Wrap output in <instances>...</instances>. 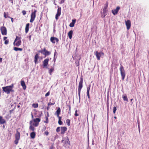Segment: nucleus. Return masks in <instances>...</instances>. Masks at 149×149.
I'll list each match as a JSON object with an SVG mask.
<instances>
[{"mask_svg":"<svg viewBox=\"0 0 149 149\" xmlns=\"http://www.w3.org/2000/svg\"><path fill=\"white\" fill-rule=\"evenodd\" d=\"M7 37H3V40L5 41L4 44L5 45H7L9 43V40H6Z\"/></svg>","mask_w":149,"mask_h":149,"instance_id":"obj_28","label":"nucleus"},{"mask_svg":"<svg viewBox=\"0 0 149 149\" xmlns=\"http://www.w3.org/2000/svg\"><path fill=\"white\" fill-rule=\"evenodd\" d=\"M60 127H58L56 129V132H58L60 131Z\"/></svg>","mask_w":149,"mask_h":149,"instance_id":"obj_41","label":"nucleus"},{"mask_svg":"<svg viewBox=\"0 0 149 149\" xmlns=\"http://www.w3.org/2000/svg\"><path fill=\"white\" fill-rule=\"evenodd\" d=\"M66 122L68 126H69L70 125V122L69 119H67L66 121Z\"/></svg>","mask_w":149,"mask_h":149,"instance_id":"obj_34","label":"nucleus"},{"mask_svg":"<svg viewBox=\"0 0 149 149\" xmlns=\"http://www.w3.org/2000/svg\"><path fill=\"white\" fill-rule=\"evenodd\" d=\"M22 38L21 37H18L17 36L14 42L13 43L14 45H15V42H16L17 40H21Z\"/></svg>","mask_w":149,"mask_h":149,"instance_id":"obj_29","label":"nucleus"},{"mask_svg":"<svg viewBox=\"0 0 149 149\" xmlns=\"http://www.w3.org/2000/svg\"><path fill=\"white\" fill-rule=\"evenodd\" d=\"M50 41L53 43H55L56 42H58L59 40L58 38L54 37H52L50 38Z\"/></svg>","mask_w":149,"mask_h":149,"instance_id":"obj_9","label":"nucleus"},{"mask_svg":"<svg viewBox=\"0 0 149 149\" xmlns=\"http://www.w3.org/2000/svg\"><path fill=\"white\" fill-rule=\"evenodd\" d=\"M125 24L127 30H129L131 26V22L129 20H128L125 21Z\"/></svg>","mask_w":149,"mask_h":149,"instance_id":"obj_10","label":"nucleus"},{"mask_svg":"<svg viewBox=\"0 0 149 149\" xmlns=\"http://www.w3.org/2000/svg\"><path fill=\"white\" fill-rule=\"evenodd\" d=\"M31 116H32V118H33V115L32 114H31Z\"/></svg>","mask_w":149,"mask_h":149,"instance_id":"obj_63","label":"nucleus"},{"mask_svg":"<svg viewBox=\"0 0 149 149\" xmlns=\"http://www.w3.org/2000/svg\"><path fill=\"white\" fill-rule=\"evenodd\" d=\"M36 133L34 132H32L30 134L31 137L32 139H34L36 136Z\"/></svg>","mask_w":149,"mask_h":149,"instance_id":"obj_27","label":"nucleus"},{"mask_svg":"<svg viewBox=\"0 0 149 149\" xmlns=\"http://www.w3.org/2000/svg\"><path fill=\"white\" fill-rule=\"evenodd\" d=\"M9 18L11 19L12 22H13V18L12 17H10V18Z\"/></svg>","mask_w":149,"mask_h":149,"instance_id":"obj_56","label":"nucleus"},{"mask_svg":"<svg viewBox=\"0 0 149 149\" xmlns=\"http://www.w3.org/2000/svg\"><path fill=\"white\" fill-rule=\"evenodd\" d=\"M44 53H43V55H45V56L49 55L51 54V52L47 51L45 48H44Z\"/></svg>","mask_w":149,"mask_h":149,"instance_id":"obj_16","label":"nucleus"},{"mask_svg":"<svg viewBox=\"0 0 149 149\" xmlns=\"http://www.w3.org/2000/svg\"><path fill=\"white\" fill-rule=\"evenodd\" d=\"M56 51H55V53H54V56H55V55H56L55 54H56Z\"/></svg>","mask_w":149,"mask_h":149,"instance_id":"obj_61","label":"nucleus"},{"mask_svg":"<svg viewBox=\"0 0 149 149\" xmlns=\"http://www.w3.org/2000/svg\"><path fill=\"white\" fill-rule=\"evenodd\" d=\"M114 118L115 119H116V118H117V117H116V116H114Z\"/></svg>","mask_w":149,"mask_h":149,"instance_id":"obj_62","label":"nucleus"},{"mask_svg":"<svg viewBox=\"0 0 149 149\" xmlns=\"http://www.w3.org/2000/svg\"><path fill=\"white\" fill-rule=\"evenodd\" d=\"M50 95V92L49 91H48L47 93L45 95V97H47L49 96Z\"/></svg>","mask_w":149,"mask_h":149,"instance_id":"obj_46","label":"nucleus"},{"mask_svg":"<svg viewBox=\"0 0 149 149\" xmlns=\"http://www.w3.org/2000/svg\"><path fill=\"white\" fill-rule=\"evenodd\" d=\"M9 1L11 2L12 5H13V0H9Z\"/></svg>","mask_w":149,"mask_h":149,"instance_id":"obj_52","label":"nucleus"},{"mask_svg":"<svg viewBox=\"0 0 149 149\" xmlns=\"http://www.w3.org/2000/svg\"><path fill=\"white\" fill-rule=\"evenodd\" d=\"M132 100H133V99H132L130 100V101L132 102Z\"/></svg>","mask_w":149,"mask_h":149,"instance_id":"obj_64","label":"nucleus"},{"mask_svg":"<svg viewBox=\"0 0 149 149\" xmlns=\"http://www.w3.org/2000/svg\"><path fill=\"white\" fill-rule=\"evenodd\" d=\"M107 107H108V110H107V111H107V118L108 119V113H109V105H108L107 106Z\"/></svg>","mask_w":149,"mask_h":149,"instance_id":"obj_49","label":"nucleus"},{"mask_svg":"<svg viewBox=\"0 0 149 149\" xmlns=\"http://www.w3.org/2000/svg\"><path fill=\"white\" fill-rule=\"evenodd\" d=\"M20 137V133L18 131H17L16 133L15 134V139L19 140Z\"/></svg>","mask_w":149,"mask_h":149,"instance_id":"obj_15","label":"nucleus"},{"mask_svg":"<svg viewBox=\"0 0 149 149\" xmlns=\"http://www.w3.org/2000/svg\"><path fill=\"white\" fill-rule=\"evenodd\" d=\"M18 141L19 140H17L15 139V143L16 144H17L18 143Z\"/></svg>","mask_w":149,"mask_h":149,"instance_id":"obj_48","label":"nucleus"},{"mask_svg":"<svg viewBox=\"0 0 149 149\" xmlns=\"http://www.w3.org/2000/svg\"><path fill=\"white\" fill-rule=\"evenodd\" d=\"M61 134H64L67 130V128L65 127H61Z\"/></svg>","mask_w":149,"mask_h":149,"instance_id":"obj_14","label":"nucleus"},{"mask_svg":"<svg viewBox=\"0 0 149 149\" xmlns=\"http://www.w3.org/2000/svg\"><path fill=\"white\" fill-rule=\"evenodd\" d=\"M120 74L122 77V79L123 80H124L125 76V72L123 67L122 65H120Z\"/></svg>","mask_w":149,"mask_h":149,"instance_id":"obj_3","label":"nucleus"},{"mask_svg":"<svg viewBox=\"0 0 149 149\" xmlns=\"http://www.w3.org/2000/svg\"><path fill=\"white\" fill-rule=\"evenodd\" d=\"M58 123L60 125H61L63 123V122L61 120H58Z\"/></svg>","mask_w":149,"mask_h":149,"instance_id":"obj_45","label":"nucleus"},{"mask_svg":"<svg viewBox=\"0 0 149 149\" xmlns=\"http://www.w3.org/2000/svg\"><path fill=\"white\" fill-rule=\"evenodd\" d=\"M76 21V20L75 19H72V22L69 25L71 27H74Z\"/></svg>","mask_w":149,"mask_h":149,"instance_id":"obj_20","label":"nucleus"},{"mask_svg":"<svg viewBox=\"0 0 149 149\" xmlns=\"http://www.w3.org/2000/svg\"><path fill=\"white\" fill-rule=\"evenodd\" d=\"M32 106L34 108H37L38 107V104L37 103H33L32 104Z\"/></svg>","mask_w":149,"mask_h":149,"instance_id":"obj_32","label":"nucleus"},{"mask_svg":"<svg viewBox=\"0 0 149 149\" xmlns=\"http://www.w3.org/2000/svg\"><path fill=\"white\" fill-rule=\"evenodd\" d=\"M83 79L82 77H81L80 81L79 82L78 87V96L79 99H80V93L81 90L83 87Z\"/></svg>","mask_w":149,"mask_h":149,"instance_id":"obj_2","label":"nucleus"},{"mask_svg":"<svg viewBox=\"0 0 149 149\" xmlns=\"http://www.w3.org/2000/svg\"><path fill=\"white\" fill-rule=\"evenodd\" d=\"M38 52L41 53L43 54V53H44V49H43V50H42L38 51Z\"/></svg>","mask_w":149,"mask_h":149,"instance_id":"obj_47","label":"nucleus"},{"mask_svg":"<svg viewBox=\"0 0 149 149\" xmlns=\"http://www.w3.org/2000/svg\"><path fill=\"white\" fill-rule=\"evenodd\" d=\"M33 123V120H31L30 121V126L29 127V129L30 130L33 131H34L35 129L34 127H33V125L32 123Z\"/></svg>","mask_w":149,"mask_h":149,"instance_id":"obj_13","label":"nucleus"},{"mask_svg":"<svg viewBox=\"0 0 149 149\" xmlns=\"http://www.w3.org/2000/svg\"><path fill=\"white\" fill-rule=\"evenodd\" d=\"M117 110L116 107H113V112L114 113H115L116 112V111Z\"/></svg>","mask_w":149,"mask_h":149,"instance_id":"obj_39","label":"nucleus"},{"mask_svg":"<svg viewBox=\"0 0 149 149\" xmlns=\"http://www.w3.org/2000/svg\"><path fill=\"white\" fill-rule=\"evenodd\" d=\"M40 119L39 118H37L35 119H34L33 120V122L34 123H32L33 125L35 127H37L40 121Z\"/></svg>","mask_w":149,"mask_h":149,"instance_id":"obj_5","label":"nucleus"},{"mask_svg":"<svg viewBox=\"0 0 149 149\" xmlns=\"http://www.w3.org/2000/svg\"><path fill=\"white\" fill-rule=\"evenodd\" d=\"M53 146H52L50 148V149H53Z\"/></svg>","mask_w":149,"mask_h":149,"instance_id":"obj_57","label":"nucleus"},{"mask_svg":"<svg viewBox=\"0 0 149 149\" xmlns=\"http://www.w3.org/2000/svg\"><path fill=\"white\" fill-rule=\"evenodd\" d=\"M57 117L58 118V120H61V118H62L61 117L59 116V115L58 116H57Z\"/></svg>","mask_w":149,"mask_h":149,"instance_id":"obj_50","label":"nucleus"},{"mask_svg":"<svg viewBox=\"0 0 149 149\" xmlns=\"http://www.w3.org/2000/svg\"><path fill=\"white\" fill-rule=\"evenodd\" d=\"M31 35H30L29 36V40H31Z\"/></svg>","mask_w":149,"mask_h":149,"instance_id":"obj_59","label":"nucleus"},{"mask_svg":"<svg viewBox=\"0 0 149 149\" xmlns=\"http://www.w3.org/2000/svg\"><path fill=\"white\" fill-rule=\"evenodd\" d=\"M120 9V7L119 6H118L116 7V9L112 10V13L114 15H115L117 14L118 11Z\"/></svg>","mask_w":149,"mask_h":149,"instance_id":"obj_12","label":"nucleus"},{"mask_svg":"<svg viewBox=\"0 0 149 149\" xmlns=\"http://www.w3.org/2000/svg\"><path fill=\"white\" fill-rule=\"evenodd\" d=\"M21 84L22 86L24 89L25 90L26 88V86L24 81L21 80Z\"/></svg>","mask_w":149,"mask_h":149,"instance_id":"obj_17","label":"nucleus"},{"mask_svg":"<svg viewBox=\"0 0 149 149\" xmlns=\"http://www.w3.org/2000/svg\"><path fill=\"white\" fill-rule=\"evenodd\" d=\"M87 95L88 96V98L89 99H90V94H87Z\"/></svg>","mask_w":149,"mask_h":149,"instance_id":"obj_55","label":"nucleus"},{"mask_svg":"<svg viewBox=\"0 0 149 149\" xmlns=\"http://www.w3.org/2000/svg\"><path fill=\"white\" fill-rule=\"evenodd\" d=\"M37 12V10H35L34 11H32V12L31 15V19L30 22L31 23H32L34 21L36 17V13Z\"/></svg>","mask_w":149,"mask_h":149,"instance_id":"obj_4","label":"nucleus"},{"mask_svg":"<svg viewBox=\"0 0 149 149\" xmlns=\"http://www.w3.org/2000/svg\"><path fill=\"white\" fill-rule=\"evenodd\" d=\"M68 107H69V111H70L71 109V107L70 105H68Z\"/></svg>","mask_w":149,"mask_h":149,"instance_id":"obj_51","label":"nucleus"},{"mask_svg":"<svg viewBox=\"0 0 149 149\" xmlns=\"http://www.w3.org/2000/svg\"><path fill=\"white\" fill-rule=\"evenodd\" d=\"M54 70V68H52L50 69L49 70V72L50 75H52V72Z\"/></svg>","mask_w":149,"mask_h":149,"instance_id":"obj_35","label":"nucleus"},{"mask_svg":"<svg viewBox=\"0 0 149 149\" xmlns=\"http://www.w3.org/2000/svg\"><path fill=\"white\" fill-rule=\"evenodd\" d=\"M77 110H76L75 112V113L74 114V115L76 116H79V114L77 113Z\"/></svg>","mask_w":149,"mask_h":149,"instance_id":"obj_40","label":"nucleus"},{"mask_svg":"<svg viewBox=\"0 0 149 149\" xmlns=\"http://www.w3.org/2000/svg\"><path fill=\"white\" fill-rule=\"evenodd\" d=\"M49 122L48 118L47 117H46V121H45V122L46 123H48Z\"/></svg>","mask_w":149,"mask_h":149,"instance_id":"obj_42","label":"nucleus"},{"mask_svg":"<svg viewBox=\"0 0 149 149\" xmlns=\"http://www.w3.org/2000/svg\"><path fill=\"white\" fill-rule=\"evenodd\" d=\"M1 33L3 35H5L7 34V30L6 28L3 26L1 28Z\"/></svg>","mask_w":149,"mask_h":149,"instance_id":"obj_8","label":"nucleus"},{"mask_svg":"<svg viewBox=\"0 0 149 149\" xmlns=\"http://www.w3.org/2000/svg\"><path fill=\"white\" fill-rule=\"evenodd\" d=\"M65 141V142L66 144H69L70 143V141L68 137L65 138L64 140L62 141Z\"/></svg>","mask_w":149,"mask_h":149,"instance_id":"obj_26","label":"nucleus"},{"mask_svg":"<svg viewBox=\"0 0 149 149\" xmlns=\"http://www.w3.org/2000/svg\"><path fill=\"white\" fill-rule=\"evenodd\" d=\"M95 55L96 56L97 59L98 60H99L100 59V57L101 56V55H104V53L102 52H98L97 51H96L95 52Z\"/></svg>","mask_w":149,"mask_h":149,"instance_id":"obj_6","label":"nucleus"},{"mask_svg":"<svg viewBox=\"0 0 149 149\" xmlns=\"http://www.w3.org/2000/svg\"><path fill=\"white\" fill-rule=\"evenodd\" d=\"M6 123L5 120L3 118L2 116H0V124H3Z\"/></svg>","mask_w":149,"mask_h":149,"instance_id":"obj_19","label":"nucleus"},{"mask_svg":"<svg viewBox=\"0 0 149 149\" xmlns=\"http://www.w3.org/2000/svg\"><path fill=\"white\" fill-rule=\"evenodd\" d=\"M107 14V10L103 9V13L102 14L101 17H104Z\"/></svg>","mask_w":149,"mask_h":149,"instance_id":"obj_18","label":"nucleus"},{"mask_svg":"<svg viewBox=\"0 0 149 149\" xmlns=\"http://www.w3.org/2000/svg\"><path fill=\"white\" fill-rule=\"evenodd\" d=\"M2 58H0V62H1L2 61Z\"/></svg>","mask_w":149,"mask_h":149,"instance_id":"obj_58","label":"nucleus"},{"mask_svg":"<svg viewBox=\"0 0 149 149\" xmlns=\"http://www.w3.org/2000/svg\"><path fill=\"white\" fill-rule=\"evenodd\" d=\"M58 8L57 9V13L56 15L55 18L57 20L58 19V17L61 14V7L58 6Z\"/></svg>","mask_w":149,"mask_h":149,"instance_id":"obj_7","label":"nucleus"},{"mask_svg":"<svg viewBox=\"0 0 149 149\" xmlns=\"http://www.w3.org/2000/svg\"><path fill=\"white\" fill-rule=\"evenodd\" d=\"M4 17L5 18H10V17L8 16V12L6 13L4 12L3 13Z\"/></svg>","mask_w":149,"mask_h":149,"instance_id":"obj_30","label":"nucleus"},{"mask_svg":"<svg viewBox=\"0 0 149 149\" xmlns=\"http://www.w3.org/2000/svg\"><path fill=\"white\" fill-rule=\"evenodd\" d=\"M90 86L87 87V94H89L90 90Z\"/></svg>","mask_w":149,"mask_h":149,"instance_id":"obj_36","label":"nucleus"},{"mask_svg":"<svg viewBox=\"0 0 149 149\" xmlns=\"http://www.w3.org/2000/svg\"><path fill=\"white\" fill-rule=\"evenodd\" d=\"M65 0H62L61 1V2H63V3L64 2V1Z\"/></svg>","mask_w":149,"mask_h":149,"instance_id":"obj_60","label":"nucleus"},{"mask_svg":"<svg viewBox=\"0 0 149 149\" xmlns=\"http://www.w3.org/2000/svg\"><path fill=\"white\" fill-rule=\"evenodd\" d=\"M73 34V31L72 30H70L68 33V35L70 39H71L72 37Z\"/></svg>","mask_w":149,"mask_h":149,"instance_id":"obj_24","label":"nucleus"},{"mask_svg":"<svg viewBox=\"0 0 149 149\" xmlns=\"http://www.w3.org/2000/svg\"><path fill=\"white\" fill-rule=\"evenodd\" d=\"M49 132L47 131H45L44 133V135H46V136H47L49 134Z\"/></svg>","mask_w":149,"mask_h":149,"instance_id":"obj_44","label":"nucleus"},{"mask_svg":"<svg viewBox=\"0 0 149 149\" xmlns=\"http://www.w3.org/2000/svg\"><path fill=\"white\" fill-rule=\"evenodd\" d=\"M14 87L13 84H12L10 86H7L5 87H3L2 88L3 91L7 94L10 93V92H13L14 91L13 89Z\"/></svg>","mask_w":149,"mask_h":149,"instance_id":"obj_1","label":"nucleus"},{"mask_svg":"<svg viewBox=\"0 0 149 149\" xmlns=\"http://www.w3.org/2000/svg\"><path fill=\"white\" fill-rule=\"evenodd\" d=\"M122 97H123V99L124 101H125L127 102H128V99L126 95H124V96L123 95L122 96Z\"/></svg>","mask_w":149,"mask_h":149,"instance_id":"obj_33","label":"nucleus"},{"mask_svg":"<svg viewBox=\"0 0 149 149\" xmlns=\"http://www.w3.org/2000/svg\"><path fill=\"white\" fill-rule=\"evenodd\" d=\"M61 109L59 107L55 113V114L57 115V116H58L61 113Z\"/></svg>","mask_w":149,"mask_h":149,"instance_id":"obj_22","label":"nucleus"},{"mask_svg":"<svg viewBox=\"0 0 149 149\" xmlns=\"http://www.w3.org/2000/svg\"><path fill=\"white\" fill-rule=\"evenodd\" d=\"M29 23H27L26 25L25 28V33H27L29 31Z\"/></svg>","mask_w":149,"mask_h":149,"instance_id":"obj_23","label":"nucleus"},{"mask_svg":"<svg viewBox=\"0 0 149 149\" xmlns=\"http://www.w3.org/2000/svg\"><path fill=\"white\" fill-rule=\"evenodd\" d=\"M47 116L46 117H47L48 118L49 117V114L48 112L47 113Z\"/></svg>","mask_w":149,"mask_h":149,"instance_id":"obj_54","label":"nucleus"},{"mask_svg":"<svg viewBox=\"0 0 149 149\" xmlns=\"http://www.w3.org/2000/svg\"><path fill=\"white\" fill-rule=\"evenodd\" d=\"M14 50L15 51H17L18 50L20 51H22L23 50L22 48L17 47H14Z\"/></svg>","mask_w":149,"mask_h":149,"instance_id":"obj_31","label":"nucleus"},{"mask_svg":"<svg viewBox=\"0 0 149 149\" xmlns=\"http://www.w3.org/2000/svg\"><path fill=\"white\" fill-rule=\"evenodd\" d=\"M50 107L48 106L47 107V110H49V109Z\"/></svg>","mask_w":149,"mask_h":149,"instance_id":"obj_53","label":"nucleus"},{"mask_svg":"<svg viewBox=\"0 0 149 149\" xmlns=\"http://www.w3.org/2000/svg\"><path fill=\"white\" fill-rule=\"evenodd\" d=\"M49 59L48 58H46L43 61V66L44 68H46Z\"/></svg>","mask_w":149,"mask_h":149,"instance_id":"obj_11","label":"nucleus"},{"mask_svg":"<svg viewBox=\"0 0 149 149\" xmlns=\"http://www.w3.org/2000/svg\"><path fill=\"white\" fill-rule=\"evenodd\" d=\"M108 2H107L106 4L104 6L103 9H104V10H107V8L108 7Z\"/></svg>","mask_w":149,"mask_h":149,"instance_id":"obj_38","label":"nucleus"},{"mask_svg":"<svg viewBox=\"0 0 149 149\" xmlns=\"http://www.w3.org/2000/svg\"><path fill=\"white\" fill-rule=\"evenodd\" d=\"M55 104V102H54L53 103L49 102L48 103L47 105L48 106H49V107H50L52 105H54Z\"/></svg>","mask_w":149,"mask_h":149,"instance_id":"obj_37","label":"nucleus"},{"mask_svg":"<svg viewBox=\"0 0 149 149\" xmlns=\"http://www.w3.org/2000/svg\"><path fill=\"white\" fill-rule=\"evenodd\" d=\"M39 58L38 54H36L35 56L34 62L36 64L37 63V60Z\"/></svg>","mask_w":149,"mask_h":149,"instance_id":"obj_25","label":"nucleus"},{"mask_svg":"<svg viewBox=\"0 0 149 149\" xmlns=\"http://www.w3.org/2000/svg\"><path fill=\"white\" fill-rule=\"evenodd\" d=\"M21 40H17L15 42L14 45H15L16 46H19L21 45Z\"/></svg>","mask_w":149,"mask_h":149,"instance_id":"obj_21","label":"nucleus"},{"mask_svg":"<svg viewBox=\"0 0 149 149\" xmlns=\"http://www.w3.org/2000/svg\"><path fill=\"white\" fill-rule=\"evenodd\" d=\"M22 13L23 15H25L26 14V12L24 10H23L22 11Z\"/></svg>","mask_w":149,"mask_h":149,"instance_id":"obj_43","label":"nucleus"}]
</instances>
